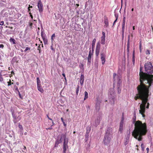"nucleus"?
Returning <instances> with one entry per match:
<instances>
[{"instance_id":"1a4fd4ad","label":"nucleus","mask_w":153,"mask_h":153,"mask_svg":"<svg viewBox=\"0 0 153 153\" xmlns=\"http://www.w3.org/2000/svg\"><path fill=\"white\" fill-rule=\"evenodd\" d=\"M105 54L103 53H102L101 54V59L102 65H104L105 63Z\"/></svg>"},{"instance_id":"6ab92c4d","label":"nucleus","mask_w":153,"mask_h":153,"mask_svg":"<svg viewBox=\"0 0 153 153\" xmlns=\"http://www.w3.org/2000/svg\"><path fill=\"white\" fill-rule=\"evenodd\" d=\"M37 80V85H40V81L39 77H37L36 79Z\"/></svg>"},{"instance_id":"bf43d9fd","label":"nucleus","mask_w":153,"mask_h":153,"mask_svg":"<svg viewBox=\"0 0 153 153\" xmlns=\"http://www.w3.org/2000/svg\"><path fill=\"white\" fill-rule=\"evenodd\" d=\"M120 91H118V93H120Z\"/></svg>"},{"instance_id":"2eb2a0df","label":"nucleus","mask_w":153,"mask_h":153,"mask_svg":"<svg viewBox=\"0 0 153 153\" xmlns=\"http://www.w3.org/2000/svg\"><path fill=\"white\" fill-rule=\"evenodd\" d=\"M37 86L38 89L39 91L41 93H43L44 92V90L40 86V85H38Z\"/></svg>"},{"instance_id":"4468645a","label":"nucleus","mask_w":153,"mask_h":153,"mask_svg":"<svg viewBox=\"0 0 153 153\" xmlns=\"http://www.w3.org/2000/svg\"><path fill=\"white\" fill-rule=\"evenodd\" d=\"M63 153H66V151L67 149L68 148V145H63Z\"/></svg>"},{"instance_id":"f03ea898","label":"nucleus","mask_w":153,"mask_h":153,"mask_svg":"<svg viewBox=\"0 0 153 153\" xmlns=\"http://www.w3.org/2000/svg\"><path fill=\"white\" fill-rule=\"evenodd\" d=\"M147 132V126L146 123H143L139 120L135 121L134 129L132 132V135L134 138L140 141L142 139V136L145 135Z\"/></svg>"},{"instance_id":"8fccbe9b","label":"nucleus","mask_w":153,"mask_h":153,"mask_svg":"<svg viewBox=\"0 0 153 153\" xmlns=\"http://www.w3.org/2000/svg\"><path fill=\"white\" fill-rule=\"evenodd\" d=\"M27 134V132H25V133H24V134L25 135H26Z\"/></svg>"},{"instance_id":"5701e85b","label":"nucleus","mask_w":153,"mask_h":153,"mask_svg":"<svg viewBox=\"0 0 153 153\" xmlns=\"http://www.w3.org/2000/svg\"><path fill=\"white\" fill-rule=\"evenodd\" d=\"M55 37V34H53L51 36V41H52V42H53V38L54 37Z\"/></svg>"},{"instance_id":"49530a36","label":"nucleus","mask_w":153,"mask_h":153,"mask_svg":"<svg viewBox=\"0 0 153 153\" xmlns=\"http://www.w3.org/2000/svg\"><path fill=\"white\" fill-rule=\"evenodd\" d=\"M61 120H62V122H64L63 119V118H61Z\"/></svg>"},{"instance_id":"680f3d73","label":"nucleus","mask_w":153,"mask_h":153,"mask_svg":"<svg viewBox=\"0 0 153 153\" xmlns=\"http://www.w3.org/2000/svg\"><path fill=\"white\" fill-rule=\"evenodd\" d=\"M2 27H0L1 28H2Z\"/></svg>"},{"instance_id":"9d476101","label":"nucleus","mask_w":153,"mask_h":153,"mask_svg":"<svg viewBox=\"0 0 153 153\" xmlns=\"http://www.w3.org/2000/svg\"><path fill=\"white\" fill-rule=\"evenodd\" d=\"M124 125V123L120 122V123L119 128V131L120 132H122L123 130V126Z\"/></svg>"},{"instance_id":"13d9d810","label":"nucleus","mask_w":153,"mask_h":153,"mask_svg":"<svg viewBox=\"0 0 153 153\" xmlns=\"http://www.w3.org/2000/svg\"><path fill=\"white\" fill-rule=\"evenodd\" d=\"M1 75V72H0V76Z\"/></svg>"},{"instance_id":"0e129e2a","label":"nucleus","mask_w":153,"mask_h":153,"mask_svg":"<svg viewBox=\"0 0 153 153\" xmlns=\"http://www.w3.org/2000/svg\"><path fill=\"white\" fill-rule=\"evenodd\" d=\"M152 30H153V28L152 27Z\"/></svg>"},{"instance_id":"c756f323","label":"nucleus","mask_w":153,"mask_h":153,"mask_svg":"<svg viewBox=\"0 0 153 153\" xmlns=\"http://www.w3.org/2000/svg\"><path fill=\"white\" fill-rule=\"evenodd\" d=\"M18 126H19V128H20L22 129H23V127H22V125H21L20 124H19Z\"/></svg>"},{"instance_id":"603ef678","label":"nucleus","mask_w":153,"mask_h":153,"mask_svg":"<svg viewBox=\"0 0 153 153\" xmlns=\"http://www.w3.org/2000/svg\"><path fill=\"white\" fill-rule=\"evenodd\" d=\"M133 30H134V29H135V27H134V26L133 27Z\"/></svg>"},{"instance_id":"6e6d98bb","label":"nucleus","mask_w":153,"mask_h":153,"mask_svg":"<svg viewBox=\"0 0 153 153\" xmlns=\"http://www.w3.org/2000/svg\"><path fill=\"white\" fill-rule=\"evenodd\" d=\"M62 75H63V76H65V74H62Z\"/></svg>"},{"instance_id":"20e7f679","label":"nucleus","mask_w":153,"mask_h":153,"mask_svg":"<svg viewBox=\"0 0 153 153\" xmlns=\"http://www.w3.org/2000/svg\"><path fill=\"white\" fill-rule=\"evenodd\" d=\"M62 139H64V142L63 143V145H68V139L67 138L66 136V135L65 134H62L61 136V139L59 140V141L60 142H62Z\"/></svg>"},{"instance_id":"7ed1b4c3","label":"nucleus","mask_w":153,"mask_h":153,"mask_svg":"<svg viewBox=\"0 0 153 153\" xmlns=\"http://www.w3.org/2000/svg\"><path fill=\"white\" fill-rule=\"evenodd\" d=\"M112 129L108 128L107 130L106 134L104 138V144L106 145L109 143L111 137V133Z\"/></svg>"},{"instance_id":"de8ad7c7","label":"nucleus","mask_w":153,"mask_h":153,"mask_svg":"<svg viewBox=\"0 0 153 153\" xmlns=\"http://www.w3.org/2000/svg\"><path fill=\"white\" fill-rule=\"evenodd\" d=\"M134 117H136V112H134Z\"/></svg>"},{"instance_id":"a18cd8bd","label":"nucleus","mask_w":153,"mask_h":153,"mask_svg":"<svg viewBox=\"0 0 153 153\" xmlns=\"http://www.w3.org/2000/svg\"><path fill=\"white\" fill-rule=\"evenodd\" d=\"M32 6H30V5H29V7H29V8H32Z\"/></svg>"},{"instance_id":"c85d7f7f","label":"nucleus","mask_w":153,"mask_h":153,"mask_svg":"<svg viewBox=\"0 0 153 153\" xmlns=\"http://www.w3.org/2000/svg\"><path fill=\"white\" fill-rule=\"evenodd\" d=\"M4 22L3 21H1L0 22V25H3L4 24Z\"/></svg>"},{"instance_id":"4be33fe9","label":"nucleus","mask_w":153,"mask_h":153,"mask_svg":"<svg viewBox=\"0 0 153 153\" xmlns=\"http://www.w3.org/2000/svg\"><path fill=\"white\" fill-rule=\"evenodd\" d=\"M10 42H13V44H15V40L14 39L11 38L10 39Z\"/></svg>"},{"instance_id":"412c9836","label":"nucleus","mask_w":153,"mask_h":153,"mask_svg":"<svg viewBox=\"0 0 153 153\" xmlns=\"http://www.w3.org/2000/svg\"><path fill=\"white\" fill-rule=\"evenodd\" d=\"M129 139V137H128L127 138H126V141L124 143V144L125 145H127L128 143V140Z\"/></svg>"},{"instance_id":"338daca9","label":"nucleus","mask_w":153,"mask_h":153,"mask_svg":"<svg viewBox=\"0 0 153 153\" xmlns=\"http://www.w3.org/2000/svg\"><path fill=\"white\" fill-rule=\"evenodd\" d=\"M122 1H123V0H121L122 2Z\"/></svg>"},{"instance_id":"c9c22d12","label":"nucleus","mask_w":153,"mask_h":153,"mask_svg":"<svg viewBox=\"0 0 153 153\" xmlns=\"http://www.w3.org/2000/svg\"><path fill=\"white\" fill-rule=\"evenodd\" d=\"M146 150H147V153H149V149L148 148H147L146 149Z\"/></svg>"},{"instance_id":"473e14b6","label":"nucleus","mask_w":153,"mask_h":153,"mask_svg":"<svg viewBox=\"0 0 153 153\" xmlns=\"http://www.w3.org/2000/svg\"><path fill=\"white\" fill-rule=\"evenodd\" d=\"M117 17H116V20L114 21V23H113V25L115 23L117 22Z\"/></svg>"},{"instance_id":"a211bd4d","label":"nucleus","mask_w":153,"mask_h":153,"mask_svg":"<svg viewBox=\"0 0 153 153\" xmlns=\"http://www.w3.org/2000/svg\"><path fill=\"white\" fill-rule=\"evenodd\" d=\"M88 93L87 91H85V97L84 98V100H85L88 98Z\"/></svg>"},{"instance_id":"3c124183","label":"nucleus","mask_w":153,"mask_h":153,"mask_svg":"<svg viewBox=\"0 0 153 153\" xmlns=\"http://www.w3.org/2000/svg\"><path fill=\"white\" fill-rule=\"evenodd\" d=\"M32 23H30V26H32Z\"/></svg>"},{"instance_id":"864d4df0","label":"nucleus","mask_w":153,"mask_h":153,"mask_svg":"<svg viewBox=\"0 0 153 153\" xmlns=\"http://www.w3.org/2000/svg\"><path fill=\"white\" fill-rule=\"evenodd\" d=\"M28 11L29 12L30 10V8H29V7L28 8Z\"/></svg>"},{"instance_id":"0eeeda50","label":"nucleus","mask_w":153,"mask_h":153,"mask_svg":"<svg viewBox=\"0 0 153 153\" xmlns=\"http://www.w3.org/2000/svg\"><path fill=\"white\" fill-rule=\"evenodd\" d=\"M100 48V44L98 43L97 44L96 48V54L97 56L99 54Z\"/></svg>"},{"instance_id":"a878e982","label":"nucleus","mask_w":153,"mask_h":153,"mask_svg":"<svg viewBox=\"0 0 153 153\" xmlns=\"http://www.w3.org/2000/svg\"><path fill=\"white\" fill-rule=\"evenodd\" d=\"M141 147L143 151L144 149V147L143 145V144L142 143L141 145Z\"/></svg>"},{"instance_id":"aec40b11","label":"nucleus","mask_w":153,"mask_h":153,"mask_svg":"<svg viewBox=\"0 0 153 153\" xmlns=\"http://www.w3.org/2000/svg\"><path fill=\"white\" fill-rule=\"evenodd\" d=\"M79 85H78L77 87V88H76V94L77 95H78V92H79Z\"/></svg>"},{"instance_id":"5fc2aeb1","label":"nucleus","mask_w":153,"mask_h":153,"mask_svg":"<svg viewBox=\"0 0 153 153\" xmlns=\"http://www.w3.org/2000/svg\"><path fill=\"white\" fill-rule=\"evenodd\" d=\"M131 11H133V10H134V8H132V9H131Z\"/></svg>"},{"instance_id":"052dcab7","label":"nucleus","mask_w":153,"mask_h":153,"mask_svg":"<svg viewBox=\"0 0 153 153\" xmlns=\"http://www.w3.org/2000/svg\"><path fill=\"white\" fill-rule=\"evenodd\" d=\"M73 133L74 134L75 133V131H74V132H73Z\"/></svg>"},{"instance_id":"f8f14e48","label":"nucleus","mask_w":153,"mask_h":153,"mask_svg":"<svg viewBox=\"0 0 153 153\" xmlns=\"http://www.w3.org/2000/svg\"><path fill=\"white\" fill-rule=\"evenodd\" d=\"M92 54L91 53V51H90L89 52L88 56V62L89 63H90L91 62V56L92 55Z\"/></svg>"},{"instance_id":"72a5a7b5","label":"nucleus","mask_w":153,"mask_h":153,"mask_svg":"<svg viewBox=\"0 0 153 153\" xmlns=\"http://www.w3.org/2000/svg\"><path fill=\"white\" fill-rule=\"evenodd\" d=\"M4 46V45L3 44H0V48H3Z\"/></svg>"},{"instance_id":"58836bf2","label":"nucleus","mask_w":153,"mask_h":153,"mask_svg":"<svg viewBox=\"0 0 153 153\" xmlns=\"http://www.w3.org/2000/svg\"><path fill=\"white\" fill-rule=\"evenodd\" d=\"M29 14H30V16L31 17V19H33V16L31 14V13H30Z\"/></svg>"},{"instance_id":"69168bd1","label":"nucleus","mask_w":153,"mask_h":153,"mask_svg":"<svg viewBox=\"0 0 153 153\" xmlns=\"http://www.w3.org/2000/svg\"><path fill=\"white\" fill-rule=\"evenodd\" d=\"M39 53H40V50H39Z\"/></svg>"},{"instance_id":"2f4dec72","label":"nucleus","mask_w":153,"mask_h":153,"mask_svg":"<svg viewBox=\"0 0 153 153\" xmlns=\"http://www.w3.org/2000/svg\"><path fill=\"white\" fill-rule=\"evenodd\" d=\"M10 81L9 82H7V83H8V86H10L11 85V82H10Z\"/></svg>"},{"instance_id":"4d7b16f0","label":"nucleus","mask_w":153,"mask_h":153,"mask_svg":"<svg viewBox=\"0 0 153 153\" xmlns=\"http://www.w3.org/2000/svg\"><path fill=\"white\" fill-rule=\"evenodd\" d=\"M19 83H18V82H17V83H16V84H17V85H19Z\"/></svg>"},{"instance_id":"79ce46f5","label":"nucleus","mask_w":153,"mask_h":153,"mask_svg":"<svg viewBox=\"0 0 153 153\" xmlns=\"http://www.w3.org/2000/svg\"><path fill=\"white\" fill-rule=\"evenodd\" d=\"M58 143H57V142H56L55 143V147H56V145H57Z\"/></svg>"},{"instance_id":"f257e3e1","label":"nucleus","mask_w":153,"mask_h":153,"mask_svg":"<svg viewBox=\"0 0 153 153\" xmlns=\"http://www.w3.org/2000/svg\"><path fill=\"white\" fill-rule=\"evenodd\" d=\"M145 68L147 74L142 71V68L140 67L139 74L140 85L137 88L138 93L135 97L136 100L140 98L142 100V103L140 105L139 113L141 114L143 117H144L143 114L145 111L146 104L148 100L149 95V89L143 82L149 84V86L153 85V66L150 62H148L145 65Z\"/></svg>"},{"instance_id":"b1692460","label":"nucleus","mask_w":153,"mask_h":153,"mask_svg":"<svg viewBox=\"0 0 153 153\" xmlns=\"http://www.w3.org/2000/svg\"><path fill=\"white\" fill-rule=\"evenodd\" d=\"M141 42H140L139 48L140 50V52H141Z\"/></svg>"},{"instance_id":"09e8293b","label":"nucleus","mask_w":153,"mask_h":153,"mask_svg":"<svg viewBox=\"0 0 153 153\" xmlns=\"http://www.w3.org/2000/svg\"><path fill=\"white\" fill-rule=\"evenodd\" d=\"M16 91H17L18 92V91H19V90H18V88H16Z\"/></svg>"},{"instance_id":"f3484780","label":"nucleus","mask_w":153,"mask_h":153,"mask_svg":"<svg viewBox=\"0 0 153 153\" xmlns=\"http://www.w3.org/2000/svg\"><path fill=\"white\" fill-rule=\"evenodd\" d=\"M134 53L135 51L133 50V57H132V61L133 64H134L135 63V58H134Z\"/></svg>"},{"instance_id":"39448f33","label":"nucleus","mask_w":153,"mask_h":153,"mask_svg":"<svg viewBox=\"0 0 153 153\" xmlns=\"http://www.w3.org/2000/svg\"><path fill=\"white\" fill-rule=\"evenodd\" d=\"M38 7L39 11L40 13H41L43 11V5L42 3V1L40 0H39L38 1V2L37 4Z\"/></svg>"},{"instance_id":"4c0bfd02","label":"nucleus","mask_w":153,"mask_h":153,"mask_svg":"<svg viewBox=\"0 0 153 153\" xmlns=\"http://www.w3.org/2000/svg\"><path fill=\"white\" fill-rule=\"evenodd\" d=\"M149 103H148L147 105L146 108H149Z\"/></svg>"},{"instance_id":"e2e57ef3","label":"nucleus","mask_w":153,"mask_h":153,"mask_svg":"<svg viewBox=\"0 0 153 153\" xmlns=\"http://www.w3.org/2000/svg\"><path fill=\"white\" fill-rule=\"evenodd\" d=\"M2 27H0L1 28H2Z\"/></svg>"},{"instance_id":"ddd939ff","label":"nucleus","mask_w":153,"mask_h":153,"mask_svg":"<svg viewBox=\"0 0 153 153\" xmlns=\"http://www.w3.org/2000/svg\"><path fill=\"white\" fill-rule=\"evenodd\" d=\"M104 22L105 23L104 27H107L108 26V20L107 18H105L104 19Z\"/></svg>"},{"instance_id":"cd10ccee","label":"nucleus","mask_w":153,"mask_h":153,"mask_svg":"<svg viewBox=\"0 0 153 153\" xmlns=\"http://www.w3.org/2000/svg\"><path fill=\"white\" fill-rule=\"evenodd\" d=\"M146 54H150V51L148 50H147L146 51Z\"/></svg>"},{"instance_id":"c03bdc74","label":"nucleus","mask_w":153,"mask_h":153,"mask_svg":"<svg viewBox=\"0 0 153 153\" xmlns=\"http://www.w3.org/2000/svg\"><path fill=\"white\" fill-rule=\"evenodd\" d=\"M47 117L48 118V119H49V120H52V119H51L49 117H48V115H47Z\"/></svg>"},{"instance_id":"dca6fc26","label":"nucleus","mask_w":153,"mask_h":153,"mask_svg":"<svg viewBox=\"0 0 153 153\" xmlns=\"http://www.w3.org/2000/svg\"><path fill=\"white\" fill-rule=\"evenodd\" d=\"M96 39H94L93 40L92 43V48L93 49L94 48L95 45L96 43Z\"/></svg>"},{"instance_id":"423d86ee","label":"nucleus","mask_w":153,"mask_h":153,"mask_svg":"<svg viewBox=\"0 0 153 153\" xmlns=\"http://www.w3.org/2000/svg\"><path fill=\"white\" fill-rule=\"evenodd\" d=\"M105 33L104 32H102V36L101 37V43L102 44L104 45L105 42Z\"/></svg>"},{"instance_id":"7c9ffc66","label":"nucleus","mask_w":153,"mask_h":153,"mask_svg":"<svg viewBox=\"0 0 153 153\" xmlns=\"http://www.w3.org/2000/svg\"><path fill=\"white\" fill-rule=\"evenodd\" d=\"M124 117H122L121 118V120L120 121V122H122V123H124Z\"/></svg>"},{"instance_id":"ea45409f","label":"nucleus","mask_w":153,"mask_h":153,"mask_svg":"<svg viewBox=\"0 0 153 153\" xmlns=\"http://www.w3.org/2000/svg\"><path fill=\"white\" fill-rule=\"evenodd\" d=\"M62 123H63V125H64V126H66L67 125H66V124H65V122H63Z\"/></svg>"},{"instance_id":"f704fd0d","label":"nucleus","mask_w":153,"mask_h":153,"mask_svg":"<svg viewBox=\"0 0 153 153\" xmlns=\"http://www.w3.org/2000/svg\"><path fill=\"white\" fill-rule=\"evenodd\" d=\"M43 38V40H44V42H47V40L45 38V39H44V38Z\"/></svg>"},{"instance_id":"a19ab883","label":"nucleus","mask_w":153,"mask_h":153,"mask_svg":"<svg viewBox=\"0 0 153 153\" xmlns=\"http://www.w3.org/2000/svg\"><path fill=\"white\" fill-rule=\"evenodd\" d=\"M12 116H13V118H15V119H16V117H15V116H14V114H13V113H12Z\"/></svg>"},{"instance_id":"bb28decb","label":"nucleus","mask_w":153,"mask_h":153,"mask_svg":"<svg viewBox=\"0 0 153 153\" xmlns=\"http://www.w3.org/2000/svg\"><path fill=\"white\" fill-rule=\"evenodd\" d=\"M3 81V78L2 77V75L0 76V82H2Z\"/></svg>"},{"instance_id":"393cba45","label":"nucleus","mask_w":153,"mask_h":153,"mask_svg":"<svg viewBox=\"0 0 153 153\" xmlns=\"http://www.w3.org/2000/svg\"><path fill=\"white\" fill-rule=\"evenodd\" d=\"M30 48L29 47H26L24 51V52H26V51L28 50H30Z\"/></svg>"},{"instance_id":"9b49d317","label":"nucleus","mask_w":153,"mask_h":153,"mask_svg":"<svg viewBox=\"0 0 153 153\" xmlns=\"http://www.w3.org/2000/svg\"><path fill=\"white\" fill-rule=\"evenodd\" d=\"M84 80V76L83 75H81L80 76V83L81 85H83V82Z\"/></svg>"},{"instance_id":"37998d69","label":"nucleus","mask_w":153,"mask_h":153,"mask_svg":"<svg viewBox=\"0 0 153 153\" xmlns=\"http://www.w3.org/2000/svg\"><path fill=\"white\" fill-rule=\"evenodd\" d=\"M18 94H19V97H21V94H20V92H19V91H18Z\"/></svg>"},{"instance_id":"e433bc0d","label":"nucleus","mask_w":153,"mask_h":153,"mask_svg":"<svg viewBox=\"0 0 153 153\" xmlns=\"http://www.w3.org/2000/svg\"><path fill=\"white\" fill-rule=\"evenodd\" d=\"M117 75V74H116V73H114V74H113V76H114V79L115 78V77Z\"/></svg>"},{"instance_id":"6e6552de","label":"nucleus","mask_w":153,"mask_h":153,"mask_svg":"<svg viewBox=\"0 0 153 153\" xmlns=\"http://www.w3.org/2000/svg\"><path fill=\"white\" fill-rule=\"evenodd\" d=\"M126 17H124L123 19V23L122 26V35H123L125 31V24Z\"/></svg>"}]
</instances>
